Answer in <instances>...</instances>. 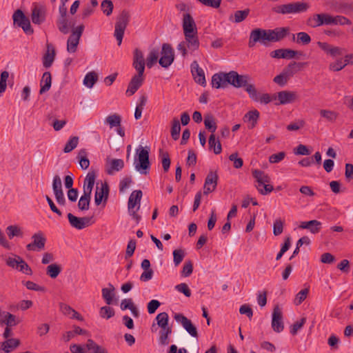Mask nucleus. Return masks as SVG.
<instances>
[{
    "instance_id": "nucleus-33",
    "label": "nucleus",
    "mask_w": 353,
    "mask_h": 353,
    "mask_svg": "<svg viewBox=\"0 0 353 353\" xmlns=\"http://www.w3.org/2000/svg\"><path fill=\"white\" fill-rule=\"evenodd\" d=\"M52 77L50 72H45L42 76L41 81V89L39 93H43L48 91L51 87Z\"/></svg>"
},
{
    "instance_id": "nucleus-42",
    "label": "nucleus",
    "mask_w": 353,
    "mask_h": 353,
    "mask_svg": "<svg viewBox=\"0 0 353 353\" xmlns=\"http://www.w3.org/2000/svg\"><path fill=\"white\" fill-rule=\"evenodd\" d=\"M292 40L299 44L308 45L311 42L312 39L307 33L305 32H300L296 34V39H295V35L293 34Z\"/></svg>"
},
{
    "instance_id": "nucleus-10",
    "label": "nucleus",
    "mask_w": 353,
    "mask_h": 353,
    "mask_svg": "<svg viewBox=\"0 0 353 353\" xmlns=\"http://www.w3.org/2000/svg\"><path fill=\"white\" fill-rule=\"evenodd\" d=\"M32 241L26 245L28 251H41L45 248L46 238L44 233L38 231L31 237Z\"/></svg>"
},
{
    "instance_id": "nucleus-36",
    "label": "nucleus",
    "mask_w": 353,
    "mask_h": 353,
    "mask_svg": "<svg viewBox=\"0 0 353 353\" xmlns=\"http://www.w3.org/2000/svg\"><path fill=\"white\" fill-rule=\"evenodd\" d=\"M86 347L90 353H108L105 347L98 345L92 339L87 341Z\"/></svg>"
},
{
    "instance_id": "nucleus-25",
    "label": "nucleus",
    "mask_w": 353,
    "mask_h": 353,
    "mask_svg": "<svg viewBox=\"0 0 353 353\" xmlns=\"http://www.w3.org/2000/svg\"><path fill=\"white\" fill-rule=\"evenodd\" d=\"M32 21L34 24L42 23L46 19V10L43 7L34 6L32 10Z\"/></svg>"
},
{
    "instance_id": "nucleus-15",
    "label": "nucleus",
    "mask_w": 353,
    "mask_h": 353,
    "mask_svg": "<svg viewBox=\"0 0 353 353\" xmlns=\"http://www.w3.org/2000/svg\"><path fill=\"white\" fill-rule=\"evenodd\" d=\"M219 176L216 172L210 171L203 185V194L208 195L214 192L218 184Z\"/></svg>"
},
{
    "instance_id": "nucleus-32",
    "label": "nucleus",
    "mask_w": 353,
    "mask_h": 353,
    "mask_svg": "<svg viewBox=\"0 0 353 353\" xmlns=\"http://www.w3.org/2000/svg\"><path fill=\"white\" fill-rule=\"evenodd\" d=\"M6 234L10 239H12L14 237L23 236V232L21 227L17 225H11L6 228Z\"/></svg>"
},
{
    "instance_id": "nucleus-51",
    "label": "nucleus",
    "mask_w": 353,
    "mask_h": 353,
    "mask_svg": "<svg viewBox=\"0 0 353 353\" xmlns=\"http://www.w3.org/2000/svg\"><path fill=\"white\" fill-rule=\"evenodd\" d=\"M78 159H79V165L83 170H85L89 167L90 161L87 157L85 150L82 149L79 151Z\"/></svg>"
},
{
    "instance_id": "nucleus-43",
    "label": "nucleus",
    "mask_w": 353,
    "mask_h": 353,
    "mask_svg": "<svg viewBox=\"0 0 353 353\" xmlns=\"http://www.w3.org/2000/svg\"><path fill=\"white\" fill-rule=\"evenodd\" d=\"M98 80V76L95 72H90L86 74L83 79V84L88 88H92Z\"/></svg>"
},
{
    "instance_id": "nucleus-58",
    "label": "nucleus",
    "mask_w": 353,
    "mask_h": 353,
    "mask_svg": "<svg viewBox=\"0 0 353 353\" xmlns=\"http://www.w3.org/2000/svg\"><path fill=\"white\" fill-rule=\"evenodd\" d=\"M250 13L249 9H245L244 10H237L234 12V20L233 21L235 23H240L245 20L246 17L248 16Z\"/></svg>"
},
{
    "instance_id": "nucleus-54",
    "label": "nucleus",
    "mask_w": 353,
    "mask_h": 353,
    "mask_svg": "<svg viewBox=\"0 0 353 353\" xmlns=\"http://www.w3.org/2000/svg\"><path fill=\"white\" fill-rule=\"evenodd\" d=\"M79 143V137H71L68 141L66 143L63 152L65 153H68L72 151L74 148H77Z\"/></svg>"
},
{
    "instance_id": "nucleus-24",
    "label": "nucleus",
    "mask_w": 353,
    "mask_h": 353,
    "mask_svg": "<svg viewBox=\"0 0 353 353\" xmlns=\"http://www.w3.org/2000/svg\"><path fill=\"white\" fill-rule=\"evenodd\" d=\"M142 196L141 190H134L131 193L128 203L129 212H131L137 205V210H139Z\"/></svg>"
},
{
    "instance_id": "nucleus-27",
    "label": "nucleus",
    "mask_w": 353,
    "mask_h": 353,
    "mask_svg": "<svg viewBox=\"0 0 353 353\" xmlns=\"http://www.w3.org/2000/svg\"><path fill=\"white\" fill-rule=\"evenodd\" d=\"M321 225L322 223L317 220H311L301 222L299 228L307 229L312 234H317L321 229Z\"/></svg>"
},
{
    "instance_id": "nucleus-34",
    "label": "nucleus",
    "mask_w": 353,
    "mask_h": 353,
    "mask_svg": "<svg viewBox=\"0 0 353 353\" xmlns=\"http://www.w3.org/2000/svg\"><path fill=\"white\" fill-rule=\"evenodd\" d=\"M124 167V162L122 159H112L107 167L106 172L108 174H112L114 172L121 170Z\"/></svg>"
},
{
    "instance_id": "nucleus-39",
    "label": "nucleus",
    "mask_w": 353,
    "mask_h": 353,
    "mask_svg": "<svg viewBox=\"0 0 353 353\" xmlns=\"http://www.w3.org/2000/svg\"><path fill=\"white\" fill-rule=\"evenodd\" d=\"M319 114L322 118L325 119L327 121L330 123H334L339 117L338 112L326 109L321 110L319 111Z\"/></svg>"
},
{
    "instance_id": "nucleus-6",
    "label": "nucleus",
    "mask_w": 353,
    "mask_h": 353,
    "mask_svg": "<svg viewBox=\"0 0 353 353\" xmlns=\"http://www.w3.org/2000/svg\"><path fill=\"white\" fill-rule=\"evenodd\" d=\"M137 153L138 154L139 163L136 164L135 168L141 174H146L150 165L149 148L140 147L137 150Z\"/></svg>"
},
{
    "instance_id": "nucleus-35",
    "label": "nucleus",
    "mask_w": 353,
    "mask_h": 353,
    "mask_svg": "<svg viewBox=\"0 0 353 353\" xmlns=\"http://www.w3.org/2000/svg\"><path fill=\"white\" fill-rule=\"evenodd\" d=\"M114 287L111 284H108V288H103L102 296L108 305H111L113 303V298L114 296Z\"/></svg>"
},
{
    "instance_id": "nucleus-47",
    "label": "nucleus",
    "mask_w": 353,
    "mask_h": 353,
    "mask_svg": "<svg viewBox=\"0 0 353 353\" xmlns=\"http://www.w3.org/2000/svg\"><path fill=\"white\" fill-rule=\"evenodd\" d=\"M61 272V268L57 263L49 265L46 268V274L52 279L57 278Z\"/></svg>"
},
{
    "instance_id": "nucleus-53",
    "label": "nucleus",
    "mask_w": 353,
    "mask_h": 353,
    "mask_svg": "<svg viewBox=\"0 0 353 353\" xmlns=\"http://www.w3.org/2000/svg\"><path fill=\"white\" fill-rule=\"evenodd\" d=\"M352 21L347 17L341 15L332 16V25H351Z\"/></svg>"
},
{
    "instance_id": "nucleus-50",
    "label": "nucleus",
    "mask_w": 353,
    "mask_h": 353,
    "mask_svg": "<svg viewBox=\"0 0 353 353\" xmlns=\"http://www.w3.org/2000/svg\"><path fill=\"white\" fill-rule=\"evenodd\" d=\"M159 156L161 158V163L165 172H167L169 170L170 166V158L168 152H163V150H159Z\"/></svg>"
},
{
    "instance_id": "nucleus-44",
    "label": "nucleus",
    "mask_w": 353,
    "mask_h": 353,
    "mask_svg": "<svg viewBox=\"0 0 353 353\" xmlns=\"http://www.w3.org/2000/svg\"><path fill=\"white\" fill-rule=\"evenodd\" d=\"M181 132V125L177 118H174L172 121L171 127V137L174 140H178L179 139Z\"/></svg>"
},
{
    "instance_id": "nucleus-8",
    "label": "nucleus",
    "mask_w": 353,
    "mask_h": 353,
    "mask_svg": "<svg viewBox=\"0 0 353 353\" xmlns=\"http://www.w3.org/2000/svg\"><path fill=\"white\" fill-rule=\"evenodd\" d=\"M273 99L277 101L275 105L293 103L299 99V94L295 91L282 90L273 95Z\"/></svg>"
},
{
    "instance_id": "nucleus-37",
    "label": "nucleus",
    "mask_w": 353,
    "mask_h": 353,
    "mask_svg": "<svg viewBox=\"0 0 353 353\" xmlns=\"http://www.w3.org/2000/svg\"><path fill=\"white\" fill-rule=\"evenodd\" d=\"M209 148L210 150L213 149V151L215 154H219L222 151V147L220 141L216 140L214 134H211L208 140Z\"/></svg>"
},
{
    "instance_id": "nucleus-19",
    "label": "nucleus",
    "mask_w": 353,
    "mask_h": 353,
    "mask_svg": "<svg viewBox=\"0 0 353 353\" xmlns=\"http://www.w3.org/2000/svg\"><path fill=\"white\" fill-rule=\"evenodd\" d=\"M182 27L183 34L198 33L195 21L189 13L183 14Z\"/></svg>"
},
{
    "instance_id": "nucleus-62",
    "label": "nucleus",
    "mask_w": 353,
    "mask_h": 353,
    "mask_svg": "<svg viewBox=\"0 0 353 353\" xmlns=\"http://www.w3.org/2000/svg\"><path fill=\"white\" fill-rule=\"evenodd\" d=\"M52 189L54 194L63 192L62 190L61 180L59 176L58 175H55L54 176L52 182Z\"/></svg>"
},
{
    "instance_id": "nucleus-23",
    "label": "nucleus",
    "mask_w": 353,
    "mask_h": 353,
    "mask_svg": "<svg viewBox=\"0 0 353 353\" xmlns=\"http://www.w3.org/2000/svg\"><path fill=\"white\" fill-rule=\"evenodd\" d=\"M144 81V77L140 75H134L131 79L128 89L126 90V94L128 96L133 95L138 89L142 85Z\"/></svg>"
},
{
    "instance_id": "nucleus-16",
    "label": "nucleus",
    "mask_w": 353,
    "mask_h": 353,
    "mask_svg": "<svg viewBox=\"0 0 353 353\" xmlns=\"http://www.w3.org/2000/svg\"><path fill=\"white\" fill-rule=\"evenodd\" d=\"M272 327L276 332H281L284 329L282 312L279 305H275L272 312Z\"/></svg>"
},
{
    "instance_id": "nucleus-21",
    "label": "nucleus",
    "mask_w": 353,
    "mask_h": 353,
    "mask_svg": "<svg viewBox=\"0 0 353 353\" xmlns=\"http://www.w3.org/2000/svg\"><path fill=\"white\" fill-rule=\"evenodd\" d=\"M270 42H276L284 39L289 33L288 27L276 28L273 30L268 29Z\"/></svg>"
},
{
    "instance_id": "nucleus-18",
    "label": "nucleus",
    "mask_w": 353,
    "mask_h": 353,
    "mask_svg": "<svg viewBox=\"0 0 353 353\" xmlns=\"http://www.w3.org/2000/svg\"><path fill=\"white\" fill-rule=\"evenodd\" d=\"M191 72L196 83L203 87L206 85L204 71L199 67L196 61H194L191 64Z\"/></svg>"
},
{
    "instance_id": "nucleus-9",
    "label": "nucleus",
    "mask_w": 353,
    "mask_h": 353,
    "mask_svg": "<svg viewBox=\"0 0 353 353\" xmlns=\"http://www.w3.org/2000/svg\"><path fill=\"white\" fill-rule=\"evenodd\" d=\"M14 23L21 27L27 34H32L34 32L31 27L30 19L24 14L22 10H17L12 16Z\"/></svg>"
},
{
    "instance_id": "nucleus-7",
    "label": "nucleus",
    "mask_w": 353,
    "mask_h": 353,
    "mask_svg": "<svg viewBox=\"0 0 353 353\" xmlns=\"http://www.w3.org/2000/svg\"><path fill=\"white\" fill-rule=\"evenodd\" d=\"M306 24L313 28L321 26L332 25V15L324 12L314 14L307 19Z\"/></svg>"
},
{
    "instance_id": "nucleus-38",
    "label": "nucleus",
    "mask_w": 353,
    "mask_h": 353,
    "mask_svg": "<svg viewBox=\"0 0 353 353\" xmlns=\"http://www.w3.org/2000/svg\"><path fill=\"white\" fill-rule=\"evenodd\" d=\"M172 327L161 328L159 331V343L162 345H167L169 344V336L172 334Z\"/></svg>"
},
{
    "instance_id": "nucleus-52",
    "label": "nucleus",
    "mask_w": 353,
    "mask_h": 353,
    "mask_svg": "<svg viewBox=\"0 0 353 353\" xmlns=\"http://www.w3.org/2000/svg\"><path fill=\"white\" fill-rule=\"evenodd\" d=\"M57 24L61 32L65 34L69 32L68 21L66 17H59Z\"/></svg>"
},
{
    "instance_id": "nucleus-30",
    "label": "nucleus",
    "mask_w": 353,
    "mask_h": 353,
    "mask_svg": "<svg viewBox=\"0 0 353 353\" xmlns=\"http://www.w3.org/2000/svg\"><path fill=\"white\" fill-rule=\"evenodd\" d=\"M259 118V112L257 110H250L248 112H247L244 117L243 120L245 122H247L249 123L248 128L250 129L254 128L258 121V119Z\"/></svg>"
},
{
    "instance_id": "nucleus-55",
    "label": "nucleus",
    "mask_w": 353,
    "mask_h": 353,
    "mask_svg": "<svg viewBox=\"0 0 353 353\" xmlns=\"http://www.w3.org/2000/svg\"><path fill=\"white\" fill-rule=\"evenodd\" d=\"M18 260H19V263L17 270L21 272L23 274L32 275V270L29 265L21 257H18Z\"/></svg>"
},
{
    "instance_id": "nucleus-41",
    "label": "nucleus",
    "mask_w": 353,
    "mask_h": 353,
    "mask_svg": "<svg viewBox=\"0 0 353 353\" xmlns=\"http://www.w3.org/2000/svg\"><path fill=\"white\" fill-rule=\"evenodd\" d=\"M80 39L75 37L74 34H70L67 41V51L70 53H74L77 51Z\"/></svg>"
},
{
    "instance_id": "nucleus-28",
    "label": "nucleus",
    "mask_w": 353,
    "mask_h": 353,
    "mask_svg": "<svg viewBox=\"0 0 353 353\" xmlns=\"http://www.w3.org/2000/svg\"><path fill=\"white\" fill-rule=\"evenodd\" d=\"M55 57V50L52 44H47V51L43 58V65L45 68H50Z\"/></svg>"
},
{
    "instance_id": "nucleus-40",
    "label": "nucleus",
    "mask_w": 353,
    "mask_h": 353,
    "mask_svg": "<svg viewBox=\"0 0 353 353\" xmlns=\"http://www.w3.org/2000/svg\"><path fill=\"white\" fill-rule=\"evenodd\" d=\"M159 54L158 48H153L150 51L145 61L146 65L148 68H151L157 62Z\"/></svg>"
},
{
    "instance_id": "nucleus-59",
    "label": "nucleus",
    "mask_w": 353,
    "mask_h": 353,
    "mask_svg": "<svg viewBox=\"0 0 353 353\" xmlns=\"http://www.w3.org/2000/svg\"><path fill=\"white\" fill-rule=\"evenodd\" d=\"M284 221L281 219H277L273 224V234L275 236L280 235L283 231Z\"/></svg>"
},
{
    "instance_id": "nucleus-57",
    "label": "nucleus",
    "mask_w": 353,
    "mask_h": 353,
    "mask_svg": "<svg viewBox=\"0 0 353 353\" xmlns=\"http://www.w3.org/2000/svg\"><path fill=\"white\" fill-rule=\"evenodd\" d=\"M100 316L103 319H110L114 316V310L110 306H103L101 307L99 311Z\"/></svg>"
},
{
    "instance_id": "nucleus-61",
    "label": "nucleus",
    "mask_w": 353,
    "mask_h": 353,
    "mask_svg": "<svg viewBox=\"0 0 353 353\" xmlns=\"http://www.w3.org/2000/svg\"><path fill=\"white\" fill-rule=\"evenodd\" d=\"M185 257V252L181 249L174 250L173 251V260L176 266L179 265Z\"/></svg>"
},
{
    "instance_id": "nucleus-22",
    "label": "nucleus",
    "mask_w": 353,
    "mask_h": 353,
    "mask_svg": "<svg viewBox=\"0 0 353 353\" xmlns=\"http://www.w3.org/2000/svg\"><path fill=\"white\" fill-rule=\"evenodd\" d=\"M297 54L301 55L302 52L291 49H278L270 53L272 58L276 59H292Z\"/></svg>"
},
{
    "instance_id": "nucleus-26",
    "label": "nucleus",
    "mask_w": 353,
    "mask_h": 353,
    "mask_svg": "<svg viewBox=\"0 0 353 353\" xmlns=\"http://www.w3.org/2000/svg\"><path fill=\"white\" fill-rule=\"evenodd\" d=\"M96 174L94 171L89 172L83 181V194L91 195L94 185Z\"/></svg>"
},
{
    "instance_id": "nucleus-63",
    "label": "nucleus",
    "mask_w": 353,
    "mask_h": 353,
    "mask_svg": "<svg viewBox=\"0 0 353 353\" xmlns=\"http://www.w3.org/2000/svg\"><path fill=\"white\" fill-rule=\"evenodd\" d=\"M245 91L248 93L250 97L254 100L258 101V96H257V90L254 86V84L249 83V82L247 83V85L245 87Z\"/></svg>"
},
{
    "instance_id": "nucleus-1",
    "label": "nucleus",
    "mask_w": 353,
    "mask_h": 353,
    "mask_svg": "<svg viewBox=\"0 0 353 353\" xmlns=\"http://www.w3.org/2000/svg\"><path fill=\"white\" fill-rule=\"evenodd\" d=\"M309 8L310 5L308 3L296 1L276 6L272 8V10L278 14H288L305 12Z\"/></svg>"
},
{
    "instance_id": "nucleus-13",
    "label": "nucleus",
    "mask_w": 353,
    "mask_h": 353,
    "mask_svg": "<svg viewBox=\"0 0 353 353\" xmlns=\"http://www.w3.org/2000/svg\"><path fill=\"white\" fill-rule=\"evenodd\" d=\"M228 75H229L228 77L229 84L237 88H244L250 80V77L248 74H239L236 71H230L228 72Z\"/></svg>"
},
{
    "instance_id": "nucleus-3",
    "label": "nucleus",
    "mask_w": 353,
    "mask_h": 353,
    "mask_svg": "<svg viewBox=\"0 0 353 353\" xmlns=\"http://www.w3.org/2000/svg\"><path fill=\"white\" fill-rule=\"evenodd\" d=\"M252 173L257 183L256 188L261 194L265 195L272 192L274 188L270 184V177L268 174L260 170H253Z\"/></svg>"
},
{
    "instance_id": "nucleus-20",
    "label": "nucleus",
    "mask_w": 353,
    "mask_h": 353,
    "mask_svg": "<svg viewBox=\"0 0 353 353\" xmlns=\"http://www.w3.org/2000/svg\"><path fill=\"white\" fill-rule=\"evenodd\" d=\"M228 73L219 72L214 74L212 77V86L216 89L225 88L229 84Z\"/></svg>"
},
{
    "instance_id": "nucleus-11",
    "label": "nucleus",
    "mask_w": 353,
    "mask_h": 353,
    "mask_svg": "<svg viewBox=\"0 0 353 353\" xmlns=\"http://www.w3.org/2000/svg\"><path fill=\"white\" fill-rule=\"evenodd\" d=\"M174 53L173 48L169 43H163L161 49V57L159 60L163 68H168L174 61Z\"/></svg>"
},
{
    "instance_id": "nucleus-14",
    "label": "nucleus",
    "mask_w": 353,
    "mask_h": 353,
    "mask_svg": "<svg viewBox=\"0 0 353 353\" xmlns=\"http://www.w3.org/2000/svg\"><path fill=\"white\" fill-rule=\"evenodd\" d=\"M174 319L180 323L187 332L192 337H198L196 327L192 324V321L182 314H176Z\"/></svg>"
},
{
    "instance_id": "nucleus-29",
    "label": "nucleus",
    "mask_w": 353,
    "mask_h": 353,
    "mask_svg": "<svg viewBox=\"0 0 353 353\" xmlns=\"http://www.w3.org/2000/svg\"><path fill=\"white\" fill-rule=\"evenodd\" d=\"M305 65V63L294 61L290 63L286 68H285L283 72L290 79L297 72L300 71Z\"/></svg>"
},
{
    "instance_id": "nucleus-45",
    "label": "nucleus",
    "mask_w": 353,
    "mask_h": 353,
    "mask_svg": "<svg viewBox=\"0 0 353 353\" xmlns=\"http://www.w3.org/2000/svg\"><path fill=\"white\" fill-rule=\"evenodd\" d=\"M105 123L110 125V128L121 125V117L118 114H113L108 116L105 121Z\"/></svg>"
},
{
    "instance_id": "nucleus-56",
    "label": "nucleus",
    "mask_w": 353,
    "mask_h": 353,
    "mask_svg": "<svg viewBox=\"0 0 353 353\" xmlns=\"http://www.w3.org/2000/svg\"><path fill=\"white\" fill-rule=\"evenodd\" d=\"M101 7L103 12L105 15L110 16L112 13L114 6L112 1L103 0L101 2Z\"/></svg>"
},
{
    "instance_id": "nucleus-60",
    "label": "nucleus",
    "mask_w": 353,
    "mask_h": 353,
    "mask_svg": "<svg viewBox=\"0 0 353 353\" xmlns=\"http://www.w3.org/2000/svg\"><path fill=\"white\" fill-rule=\"evenodd\" d=\"M5 320L3 321L8 327H12L18 324L16 316L9 312H3Z\"/></svg>"
},
{
    "instance_id": "nucleus-31",
    "label": "nucleus",
    "mask_w": 353,
    "mask_h": 353,
    "mask_svg": "<svg viewBox=\"0 0 353 353\" xmlns=\"http://www.w3.org/2000/svg\"><path fill=\"white\" fill-rule=\"evenodd\" d=\"M20 344V341L17 339H9L0 343L1 349L5 353H9L17 348Z\"/></svg>"
},
{
    "instance_id": "nucleus-49",
    "label": "nucleus",
    "mask_w": 353,
    "mask_h": 353,
    "mask_svg": "<svg viewBox=\"0 0 353 353\" xmlns=\"http://www.w3.org/2000/svg\"><path fill=\"white\" fill-rule=\"evenodd\" d=\"M204 125L205 128L210 131L212 134H214L216 130V124L212 115L208 114L205 116Z\"/></svg>"
},
{
    "instance_id": "nucleus-46",
    "label": "nucleus",
    "mask_w": 353,
    "mask_h": 353,
    "mask_svg": "<svg viewBox=\"0 0 353 353\" xmlns=\"http://www.w3.org/2000/svg\"><path fill=\"white\" fill-rule=\"evenodd\" d=\"M157 323L160 328L170 327L168 325L169 316L167 312H161L156 316Z\"/></svg>"
},
{
    "instance_id": "nucleus-12",
    "label": "nucleus",
    "mask_w": 353,
    "mask_h": 353,
    "mask_svg": "<svg viewBox=\"0 0 353 353\" xmlns=\"http://www.w3.org/2000/svg\"><path fill=\"white\" fill-rule=\"evenodd\" d=\"M68 218L70 225L77 230L85 228L94 223V221H92V216L77 217L72 213H68Z\"/></svg>"
},
{
    "instance_id": "nucleus-48",
    "label": "nucleus",
    "mask_w": 353,
    "mask_h": 353,
    "mask_svg": "<svg viewBox=\"0 0 353 353\" xmlns=\"http://www.w3.org/2000/svg\"><path fill=\"white\" fill-rule=\"evenodd\" d=\"M91 195L83 194L80 197L78 202V208L81 211L89 210L90 203Z\"/></svg>"
},
{
    "instance_id": "nucleus-64",
    "label": "nucleus",
    "mask_w": 353,
    "mask_h": 353,
    "mask_svg": "<svg viewBox=\"0 0 353 353\" xmlns=\"http://www.w3.org/2000/svg\"><path fill=\"white\" fill-rule=\"evenodd\" d=\"M193 272V264L190 260L186 261L183 265L181 274L183 276H189Z\"/></svg>"
},
{
    "instance_id": "nucleus-4",
    "label": "nucleus",
    "mask_w": 353,
    "mask_h": 353,
    "mask_svg": "<svg viewBox=\"0 0 353 353\" xmlns=\"http://www.w3.org/2000/svg\"><path fill=\"white\" fill-rule=\"evenodd\" d=\"M130 13L128 11L123 10L117 18L114 30V37L120 46L122 42L125 30L130 21Z\"/></svg>"
},
{
    "instance_id": "nucleus-5",
    "label": "nucleus",
    "mask_w": 353,
    "mask_h": 353,
    "mask_svg": "<svg viewBox=\"0 0 353 353\" xmlns=\"http://www.w3.org/2000/svg\"><path fill=\"white\" fill-rule=\"evenodd\" d=\"M270 41L268 30L262 28H255L252 30L250 34L248 46L253 48L256 43L267 46Z\"/></svg>"
},
{
    "instance_id": "nucleus-17",
    "label": "nucleus",
    "mask_w": 353,
    "mask_h": 353,
    "mask_svg": "<svg viewBox=\"0 0 353 353\" xmlns=\"http://www.w3.org/2000/svg\"><path fill=\"white\" fill-rule=\"evenodd\" d=\"M109 195V186L106 182L101 183L100 187H97L94 194V203L99 205L103 201L106 203Z\"/></svg>"
},
{
    "instance_id": "nucleus-2",
    "label": "nucleus",
    "mask_w": 353,
    "mask_h": 353,
    "mask_svg": "<svg viewBox=\"0 0 353 353\" xmlns=\"http://www.w3.org/2000/svg\"><path fill=\"white\" fill-rule=\"evenodd\" d=\"M185 40L180 42L177 46V50L181 52L183 57H185L188 50L194 52L199 48V40L198 33L184 34Z\"/></svg>"
}]
</instances>
